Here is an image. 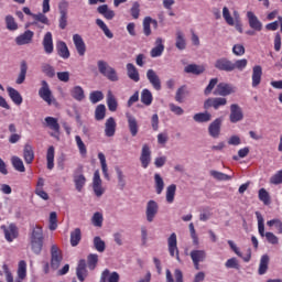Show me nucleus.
<instances>
[{"label": "nucleus", "instance_id": "nucleus-3", "mask_svg": "<svg viewBox=\"0 0 282 282\" xmlns=\"http://www.w3.org/2000/svg\"><path fill=\"white\" fill-rule=\"evenodd\" d=\"M97 67L99 70V74L105 76L108 80H111V83H118L119 77L118 73L116 72V68L109 66V64L102 59L97 62Z\"/></svg>", "mask_w": 282, "mask_h": 282}, {"label": "nucleus", "instance_id": "nucleus-53", "mask_svg": "<svg viewBox=\"0 0 282 282\" xmlns=\"http://www.w3.org/2000/svg\"><path fill=\"white\" fill-rule=\"evenodd\" d=\"M75 142L77 144L78 151L83 158L87 155V145H85V142H83V139L80 135L75 137Z\"/></svg>", "mask_w": 282, "mask_h": 282}, {"label": "nucleus", "instance_id": "nucleus-23", "mask_svg": "<svg viewBox=\"0 0 282 282\" xmlns=\"http://www.w3.org/2000/svg\"><path fill=\"white\" fill-rule=\"evenodd\" d=\"M32 39H34V32L26 30L23 34L15 37V43L17 45H29V43H32Z\"/></svg>", "mask_w": 282, "mask_h": 282}, {"label": "nucleus", "instance_id": "nucleus-44", "mask_svg": "<svg viewBox=\"0 0 282 282\" xmlns=\"http://www.w3.org/2000/svg\"><path fill=\"white\" fill-rule=\"evenodd\" d=\"M57 54L61 58H69V48L65 42L57 43Z\"/></svg>", "mask_w": 282, "mask_h": 282}, {"label": "nucleus", "instance_id": "nucleus-52", "mask_svg": "<svg viewBox=\"0 0 282 282\" xmlns=\"http://www.w3.org/2000/svg\"><path fill=\"white\" fill-rule=\"evenodd\" d=\"M104 98H105V95L100 90H94L89 94V100L93 105L100 102V100H104Z\"/></svg>", "mask_w": 282, "mask_h": 282}, {"label": "nucleus", "instance_id": "nucleus-63", "mask_svg": "<svg viewBox=\"0 0 282 282\" xmlns=\"http://www.w3.org/2000/svg\"><path fill=\"white\" fill-rule=\"evenodd\" d=\"M267 226H269V228H272V226H274L276 228L279 235H282L281 219H271V220L267 221Z\"/></svg>", "mask_w": 282, "mask_h": 282}, {"label": "nucleus", "instance_id": "nucleus-6", "mask_svg": "<svg viewBox=\"0 0 282 282\" xmlns=\"http://www.w3.org/2000/svg\"><path fill=\"white\" fill-rule=\"evenodd\" d=\"M41 88L39 89V96L46 102L48 106L54 102V95H52V89H50V84L47 82H41Z\"/></svg>", "mask_w": 282, "mask_h": 282}, {"label": "nucleus", "instance_id": "nucleus-37", "mask_svg": "<svg viewBox=\"0 0 282 282\" xmlns=\"http://www.w3.org/2000/svg\"><path fill=\"white\" fill-rule=\"evenodd\" d=\"M270 265V257L268 254H263L260 259L258 274L263 275L268 272V268Z\"/></svg>", "mask_w": 282, "mask_h": 282}, {"label": "nucleus", "instance_id": "nucleus-32", "mask_svg": "<svg viewBox=\"0 0 282 282\" xmlns=\"http://www.w3.org/2000/svg\"><path fill=\"white\" fill-rule=\"evenodd\" d=\"M44 122L51 131L55 133H61V124L58 123V119L54 117H45Z\"/></svg>", "mask_w": 282, "mask_h": 282}, {"label": "nucleus", "instance_id": "nucleus-33", "mask_svg": "<svg viewBox=\"0 0 282 282\" xmlns=\"http://www.w3.org/2000/svg\"><path fill=\"white\" fill-rule=\"evenodd\" d=\"M7 91L9 94V98H11L12 102H14V105H22L23 104V97L21 96V93H19V90L12 88V87H8Z\"/></svg>", "mask_w": 282, "mask_h": 282}, {"label": "nucleus", "instance_id": "nucleus-42", "mask_svg": "<svg viewBox=\"0 0 282 282\" xmlns=\"http://www.w3.org/2000/svg\"><path fill=\"white\" fill-rule=\"evenodd\" d=\"M105 116H107V107L100 104L95 109V120L100 122V120H105Z\"/></svg>", "mask_w": 282, "mask_h": 282}, {"label": "nucleus", "instance_id": "nucleus-12", "mask_svg": "<svg viewBox=\"0 0 282 282\" xmlns=\"http://www.w3.org/2000/svg\"><path fill=\"white\" fill-rule=\"evenodd\" d=\"M237 88L230 84L220 83L216 86L214 94L216 96H230V94H235Z\"/></svg>", "mask_w": 282, "mask_h": 282}, {"label": "nucleus", "instance_id": "nucleus-47", "mask_svg": "<svg viewBox=\"0 0 282 282\" xmlns=\"http://www.w3.org/2000/svg\"><path fill=\"white\" fill-rule=\"evenodd\" d=\"M212 118H213V115H210V112L208 111H205V112L195 113L193 117V120L195 122H210Z\"/></svg>", "mask_w": 282, "mask_h": 282}, {"label": "nucleus", "instance_id": "nucleus-40", "mask_svg": "<svg viewBox=\"0 0 282 282\" xmlns=\"http://www.w3.org/2000/svg\"><path fill=\"white\" fill-rule=\"evenodd\" d=\"M98 160H99L100 165H101V171L104 173V177L106 180H109V169L107 167V158L105 156V153L99 152L98 153Z\"/></svg>", "mask_w": 282, "mask_h": 282}, {"label": "nucleus", "instance_id": "nucleus-5", "mask_svg": "<svg viewBox=\"0 0 282 282\" xmlns=\"http://www.w3.org/2000/svg\"><path fill=\"white\" fill-rule=\"evenodd\" d=\"M32 19V22H28L25 24V29L32 28V25H34L35 28H39V30H43L45 25H50V19L43 13L33 14Z\"/></svg>", "mask_w": 282, "mask_h": 282}, {"label": "nucleus", "instance_id": "nucleus-2", "mask_svg": "<svg viewBox=\"0 0 282 282\" xmlns=\"http://www.w3.org/2000/svg\"><path fill=\"white\" fill-rule=\"evenodd\" d=\"M256 216L258 219V232L260 235V237H265L268 243H271V246H278L279 243V237H276V235H274L271 231L265 232V225L263 224V216L261 215V213L256 212Z\"/></svg>", "mask_w": 282, "mask_h": 282}, {"label": "nucleus", "instance_id": "nucleus-49", "mask_svg": "<svg viewBox=\"0 0 282 282\" xmlns=\"http://www.w3.org/2000/svg\"><path fill=\"white\" fill-rule=\"evenodd\" d=\"M154 184H155L156 195H162V191H164V180L158 173L154 174Z\"/></svg>", "mask_w": 282, "mask_h": 282}, {"label": "nucleus", "instance_id": "nucleus-24", "mask_svg": "<svg viewBox=\"0 0 282 282\" xmlns=\"http://www.w3.org/2000/svg\"><path fill=\"white\" fill-rule=\"evenodd\" d=\"M261 76H263V68L260 65H256L252 68V87H259L261 85Z\"/></svg>", "mask_w": 282, "mask_h": 282}, {"label": "nucleus", "instance_id": "nucleus-46", "mask_svg": "<svg viewBox=\"0 0 282 282\" xmlns=\"http://www.w3.org/2000/svg\"><path fill=\"white\" fill-rule=\"evenodd\" d=\"M54 155H55V149H54V145H51L48 147L46 152V162H47L48 171H52V169H54Z\"/></svg>", "mask_w": 282, "mask_h": 282}, {"label": "nucleus", "instance_id": "nucleus-29", "mask_svg": "<svg viewBox=\"0 0 282 282\" xmlns=\"http://www.w3.org/2000/svg\"><path fill=\"white\" fill-rule=\"evenodd\" d=\"M23 158L25 164H32L34 162V148L30 143L24 145Z\"/></svg>", "mask_w": 282, "mask_h": 282}, {"label": "nucleus", "instance_id": "nucleus-4", "mask_svg": "<svg viewBox=\"0 0 282 282\" xmlns=\"http://www.w3.org/2000/svg\"><path fill=\"white\" fill-rule=\"evenodd\" d=\"M63 263V251L56 245L51 246V268L53 270H58Z\"/></svg>", "mask_w": 282, "mask_h": 282}, {"label": "nucleus", "instance_id": "nucleus-36", "mask_svg": "<svg viewBox=\"0 0 282 282\" xmlns=\"http://www.w3.org/2000/svg\"><path fill=\"white\" fill-rule=\"evenodd\" d=\"M175 47L180 51L186 50V37L184 36V32L181 30L176 31Z\"/></svg>", "mask_w": 282, "mask_h": 282}, {"label": "nucleus", "instance_id": "nucleus-59", "mask_svg": "<svg viewBox=\"0 0 282 282\" xmlns=\"http://www.w3.org/2000/svg\"><path fill=\"white\" fill-rule=\"evenodd\" d=\"M214 180H218V182H228L232 180V175L224 174L221 172L214 171L213 172Z\"/></svg>", "mask_w": 282, "mask_h": 282}, {"label": "nucleus", "instance_id": "nucleus-26", "mask_svg": "<svg viewBox=\"0 0 282 282\" xmlns=\"http://www.w3.org/2000/svg\"><path fill=\"white\" fill-rule=\"evenodd\" d=\"M215 67L217 69H220L221 72H234L235 70L234 63L226 58H220V59L216 61Z\"/></svg>", "mask_w": 282, "mask_h": 282}, {"label": "nucleus", "instance_id": "nucleus-58", "mask_svg": "<svg viewBox=\"0 0 282 282\" xmlns=\"http://www.w3.org/2000/svg\"><path fill=\"white\" fill-rule=\"evenodd\" d=\"M94 247H95V250H97V252H105L106 245L102 238L96 236L94 238Z\"/></svg>", "mask_w": 282, "mask_h": 282}, {"label": "nucleus", "instance_id": "nucleus-51", "mask_svg": "<svg viewBox=\"0 0 282 282\" xmlns=\"http://www.w3.org/2000/svg\"><path fill=\"white\" fill-rule=\"evenodd\" d=\"M175 191H177V186L175 184H172L166 188L167 204H173V202H175Z\"/></svg>", "mask_w": 282, "mask_h": 282}, {"label": "nucleus", "instance_id": "nucleus-61", "mask_svg": "<svg viewBox=\"0 0 282 282\" xmlns=\"http://www.w3.org/2000/svg\"><path fill=\"white\" fill-rule=\"evenodd\" d=\"M228 105V99L224 97H217L213 99V108L219 109L220 107H226Z\"/></svg>", "mask_w": 282, "mask_h": 282}, {"label": "nucleus", "instance_id": "nucleus-22", "mask_svg": "<svg viewBox=\"0 0 282 282\" xmlns=\"http://www.w3.org/2000/svg\"><path fill=\"white\" fill-rule=\"evenodd\" d=\"M76 276L80 282H84L85 279H87V261H85V259L79 260L76 268Z\"/></svg>", "mask_w": 282, "mask_h": 282}, {"label": "nucleus", "instance_id": "nucleus-38", "mask_svg": "<svg viewBox=\"0 0 282 282\" xmlns=\"http://www.w3.org/2000/svg\"><path fill=\"white\" fill-rule=\"evenodd\" d=\"M25 76H28V63L22 61L20 65V74L15 80L17 85H23V83H25Z\"/></svg>", "mask_w": 282, "mask_h": 282}, {"label": "nucleus", "instance_id": "nucleus-30", "mask_svg": "<svg viewBox=\"0 0 282 282\" xmlns=\"http://www.w3.org/2000/svg\"><path fill=\"white\" fill-rule=\"evenodd\" d=\"M164 53V40L162 37H158L155 41V47L151 50V57L158 58L161 54Z\"/></svg>", "mask_w": 282, "mask_h": 282}, {"label": "nucleus", "instance_id": "nucleus-13", "mask_svg": "<svg viewBox=\"0 0 282 282\" xmlns=\"http://www.w3.org/2000/svg\"><path fill=\"white\" fill-rule=\"evenodd\" d=\"M229 120L232 123L241 122V120H243V110L238 104H232L230 106Z\"/></svg>", "mask_w": 282, "mask_h": 282}, {"label": "nucleus", "instance_id": "nucleus-57", "mask_svg": "<svg viewBox=\"0 0 282 282\" xmlns=\"http://www.w3.org/2000/svg\"><path fill=\"white\" fill-rule=\"evenodd\" d=\"M42 72L47 76V78H54L56 76V70L54 69V66L50 64H43L42 65Z\"/></svg>", "mask_w": 282, "mask_h": 282}, {"label": "nucleus", "instance_id": "nucleus-55", "mask_svg": "<svg viewBox=\"0 0 282 282\" xmlns=\"http://www.w3.org/2000/svg\"><path fill=\"white\" fill-rule=\"evenodd\" d=\"M221 122H224V119L217 118L213 122V138H219V133L221 131Z\"/></svg>", "mask_w": 282, "mask_h": 282}, {"label": "nucleus", "instance_id": "nucleus-11", "mask_svg": "<svg viewBox=\"0 0 282 282\" xmlns=\"http://www.w3.org/2000/svg\"><path fill=\"white\" fill-rule=\"evenodd\" d=\"M67 8H69V3L67 1L59 2L58 10H59V29L65 30L67 28Z\"/></svg>", "mask_w": 282, "mask_h": 282}, {"label": "nucleus", "instance_id": "nucleus-27", "mask_svg": "<svg viewBox=\"0 0 282 282\" xmlns=\"http://www.w3.org/2000/svg\"><path fill=\"white\" fill-rule=\"evenodd\" d=\"M174 276L175 279H173V273H171V270L166 269L165 282H184V273H182V270L175 269Z\"/></svg>", "mask_w": 282, "mask_h": 282}, {"label": "nucleus", "instance_id": "nucleus-21", "mask_svg": "<svg viewBox=\"0 0 282 282\" xmlns=\"http://www.w3.org/2000/svg\"><path fill=\"white\" fill-rule=\"evenodd\" d=\"M116 127H118L116 119L113 117L108 118L105 123V137L113 138L116 135Z\"/></svg>", "mask_w": 282, "mask_h": 282}, {"label": "nucleus", "instance_id": "nucleus-19", "mask_svg": "<svg viewBox=\"0 0 282 282\" xmlns=\"http://www.w3.org/2000/svg\"><path fill=\"white\" fill-rule=\"evenodd\" d=\"M42 45L44 48L45 54H53L54 53V39L52 36V32H46Z\"/></svg>", "mask_w": 282, "mask_h": 282}, {"label": "nucleus", "instance_id": "nucleus-14", "mask_svg": "<svg viewBox=\"0 0 282 282\" xmlns=\"http://www.w3.org/2000/svg\"><path fill=\"white\" fill-rule=\"evenodd\" d=\"M147 78L150 85H152L153 89H155L156 91H160L162 89V80L160 79V76H158V73H155V70L151 68L148 69Z\"/></svg>", "mask_w": 282, "mask_h": 282}, {"label": "nucleus", "instance_id": "nucleus-15", "mask_svg": "<svg viewBox=\"0 0 282 282\" xmlns=\"http://www.w3.org/2000/svg\"><path fill=\"white\" fill-rule=\"evenodd\" d=\"M158 210H160V206L155 200H149L147 204L145 215L147 220L151 224L153 219H155V215H158Z\"/></svg>", "mask_w": 282, "mask_h": 282}, {"label": "nucleus", "instance_id": "nucleus-25", "mask_svg": "<svg viewBox=\"0 0 282 282\" xmlns=\"http://www.w3.org/2000/svg\"><path fill=\"white\" fill-rule=\"evenodd\" d=\"M126 118L128 120L129 131H130L132 138H135V135H138V131L140 129L138 126V119H135V117H133L131 113H126Z\"/></svg>", "mask_w": 282, "mask_h": 282}, {"label": "nucleus", "instance_id": "nucleus-50", "mask_svg": "<svg viewBox=\"0 0 282 282\" xmlns=\"http://www.w3.org/2000/svg\"><path fill=\"white\" fill-rule=\"evenodd\" d=\"M96 24L100 30H102L104 34L107 36V39H113V33L109 30V26L102 21L101 19L96 20Z\"/></svg>", "mask_w": 282, "mask_h": 282}, {"label": "nucleus", "instance_id": "nucleus-16", "mask_svg": "<svg viewBox=\"0 0 282 282\" xmlns=\"http://www.w3.org/2000/svg\"><path fill=\"white\" fill-rule=\"evenodd\" d=\"M248 23L251 30L254 32H261L263 30V23L259 21V18L252 11L247 12Z\"/></svg>", "mask_w": 282, "mask_h": 282}, {"label": "nucleus", "instance_id": "nucleus-64", "mask_svg": "<svg viewBox=\"0 0 282 282\" xmlns=\"http://www.w3.org/2000/svg\"><path fill=\"white\" fill-rule=\"evenodd\" d=\"M270 184L279 185L282 184V170L275 173L271 178H270Z\"/></svg>", "mask_w": 282, "mask_h": 282}, {"label": "nucleus", "instance_id": "nucleus-31", "mask_svg": "<svg viewBox=\"0 0 282 282\" xmlns=\"http://www.w3.org/2000/svg\"><path fill=\"white\" fill-rule=\"evenodd\" d=\"M126 67L130 80H133L134 83H140V73L138 72L135 65L128 63Z\"/></svg>", "mask_w": 282, "mask_h": 282}, {"label": "nucleus", "instance_id": "nucleus-9", "mask_svg": "<svg viewBox=\"0 0 282 282\" xmlns=\"http://www.w3.org/2000/svg\"><path fill=\"white\" fill-rule=\"evenodd\" d=\"M82 173H83V165H79L74 174V184L78 193H82L83 188L85 187V184H87V178Z\"/></svg>", "mask_w": 282, "mask_h": 282}, {"label": "nucleus", "instance_id": "nucleus-35", "mask_svg": "<svg viewBox=\"0 0 282 282\" xmlns=\"http://www.w3.org/2000/svg\"><path fill=\"white\" fill-rule=\"evenodd\" d=\"M70 96L74 100H77V102H83V100H85V90L80 86H75L70 89Z\"/></svg>", "mask_w": 282, "mask_h": 282}, {"label": "nucleus", "instance_id": "nucleus-34", "mask_svg": "<svg viewBox=\"0 0 282 282\" xmlns=\"http://www.w3.org/2000/svg\"><path fill=\"white\" fill-rule=\"evenodd\" d=\"M97 12L99 14H102V17H105V19H107L108 21H111V19H113V17H116V12H113V10L109 9V6L107 4H101L97 8Z\"/></svg>", "mask_w": 282, "mask_h": 282}, {"label": "nucleus", "instance_id": "nucleus-62", "mask_svg": "<svg viewBox=\"0 0 282 282\" xmlns=\"http://www.w3.org/2000/svg\"><path fill=\"white\" fill-rule=\"evenodd\" d=\"M6 23L7 28L11 31L19 30V24H17V21L14 20V17L7 15L6 17Z\"/></svg>", "mask_w": 282, "mask_h": 282}, {"label": "nucleus", "instance_id": "nucleus-17", "mask_svg": "<svg viewBox=\"0 0 282 282\" xmlns=\"http://www.w3.org/2000/svg\"><path fill=\"white\" fill-rule=\"evenodd\" d=\"M140 162L143 169H149V165L151 164V148H149L148 144L142 147Z\"/></svg>", "mask_w": 282, "mask_h": 282}, {"label": "nucleus", "instance_id": "nucleus-7", "mask_svg": "<svg viewBox=\"0 0 282 282\" xmlns=\"http://www.w3.org/2000/svg\"><path fill=\"white\" fill-rule=\"evenodd\" d=\"M167 250L170 252V257H175V259L180 261V248H177L176 232H172L167 238Z\"/></svg>", "mask_w": 282, "mask_h": 282}, {"label": "nucleus", "instance_id": "nucleus-48", "mask_svg": "<svg viewBox=\"0 0 282 282\" xmlns=\"http://www.w3.org/2000/svg\"><path fill=\"white\" fill-rule=\"evenodd\" d=\"M11 162L15 171H19V173H25V165L23 164V160H21V158L12 156Z\"/></svg>", "mask_w": 282, "mask_h": 282}, {"label": "nucleus", "instance_id": "nucleus-39", "mask_svg": "<svg viewBox=\"0 0 282 282\" xmlns=\"http://www.w3.org/2000/svg\"><path fill=\"white\" fill-rule=\"evenodd\" d=\"M141 102L145 105V107H150L153 102V94H151V90L144 88L141 91Z\"/></svg>", "mask_w": 282, "mask_h": 282}, {"label": "nucleus", "instance_id": "nucleus-10", "mask_svg": "<svg viewBox=\"0 0 282 282\" xmlns=\"http://www.w3.org/2000/svg\"><path fill=\"white\" fill-rule=\"evenodd\" d=\"M189 257L193 261L195 270H200L199 264L206 261V251L204 250H192Z\"/></svg>", "mask_w": 282, "mask_h": 282}, {"label": "nucleus", "instance_id": "nucleus-41", "mask_svg": "<svg viewBox=\"0 0 282 282\" xmlns=\"http://www.w3.org/2000/svg\"><path fill=\"white\" fill-rule=\"evenodd\" d=\"M80 239H83L80 228H76L74 231L70 232V246H73V248H76V246L80 243Z\"/></svg>", "mask_w": 282, "mask_h": 282}, {"label": "nucleus", "instance_id": "nucleus-1", "mask_svg": "<svg viewBox=\"0 0 282 282\" xmlns=\"http://www.w3.org/2000/svg\"><path fill=\"white\" fill-rule=\"evenodd\" d=\"M43 227L36 225L33 227L31 234H30V243H31V250L34 252V254H41L43 252Z\"/></svg>", "mask_w": 282, "mask_h": 282}, {"label": "nucleus", "instance_id": "nucleus-8", "mask_svg": "<svg viewBox=\"0 0 282 282\" xmlns=\"http://www.w3.org/2000/svg\"><path fill=\"white\" fill-rule=\"evenodd\" d=\"M1 230H3L4 238L9 243H12V240L19 237V227L15 224H10L9 226L2 225Z\"/></svg>", "mask_w": 282, "mask_h": 282}, {"label": "nucleus", "instance_id": "nucleus-28", "mask_svg": "<svg viewBox=\"0 0 282 282\" xmlns=\"http://www.w3.org/2000/svg\"><path fill=\"white\" fill-rule=\"evenodd\" d=\"M106 102L109 111H118V99H116V95L111 90L107 91Z\"/></svg>", "mask_w": 282, "mask_h": 282}, {"label": "nucleus", "instance_id": "nucleus-18", "mask_svg": "<svg viewBox=\"0 0 282 282\" xmlns=\"http://www.w3.org/2000/svg\"><path fill=\"white\" fill-rule=\"evenodd\" d=\"M73 43L77 50V54H79V56H84L87 52V45L85 44L83 36H80V34H74Z\"/></svg>", "mask_w": 282, "mask_h": 282}, {"label": "nucleus", "instance_id": "nucleus-20", "mask_svg": "<svg viewBox=\"0 0 282 282\" xmlns=\"http://www.w3.org/2000/svg\"><path fill=\"white\" fill-rule=\"evenodd\" d=\"M99 282H120V274L116 271L111 273L109 269H105L101 272Z\"/></svg>", "mask_w": 282, "mask_h": 282}, {"label": "nucleus", "instance_id": "nucleus-60", "mask_svg": "<svg viewBox=\"0 0 282 282\" xmlns=\"http://www.w3.org/2000/svg\"><path fill=\"white\" fill-rule=\"evenodd\" d=\"M223 17L228 25H235L236 20L235 18L230 17V10H228V7H224Z\"/></svg>", "mask_w": 282, "mask_h": 282}, {"label": "nucleus", "instance_id": "nucleus-43", "mask_svg": "<svg viewBox=\"0 0 282 282\" xmlns=\"http://www.w3.org/2000/svg\"><path fill=\"white\" fill-rule=\"evenodd\" d=\"M17 274H18L19 279H26L28 278V262H25V260H21L18 263Z\"/></svg>", "mask_w": 282, "mask_h": 282}, {"label": "nucleus", "instance_id": "nucleus-54", "mask_svg": "<svg viewBox=\"0 0 282 282\" xmlns=\"http://www.w3.org/2000/svg\"><path fill=\"white\" fill-rule=\"evenodd\" d=\"M258 197L265 206H270V193L265 188H260Z\"/></svg>", "mask_w": 282, "mask_h": 282}, {"label": "nucleus", "instance_id": "nucleus-56", "mask_svg": "<svg viewBox=\"0 0 282 282\" xmlns=\"http://www.w3.org/2000/svg\"><path fill=\"white\" fill-rule=\"evenodd\" d=\"M87 265L89 270H96V265H98V254L96 253L88 254Z\"/></svg>", "mask_w": 282, "mask_h": 282}, {"label": "nucleus", "instance_id": "nucleus-45", "mask_svg": "<svg viewBox=\"0 0 282 282\" xmlns=\"http://www.w3.org/2000/svg\"><path fill=\"white\" fill-rule=\"evenodd\" d=\"M186 74H194L195 76H199V74H204L203 66H199L197 64H189L185 67Z\"/></svg>", "mask_w": 282, "mask_h": 282}]
</instances>
